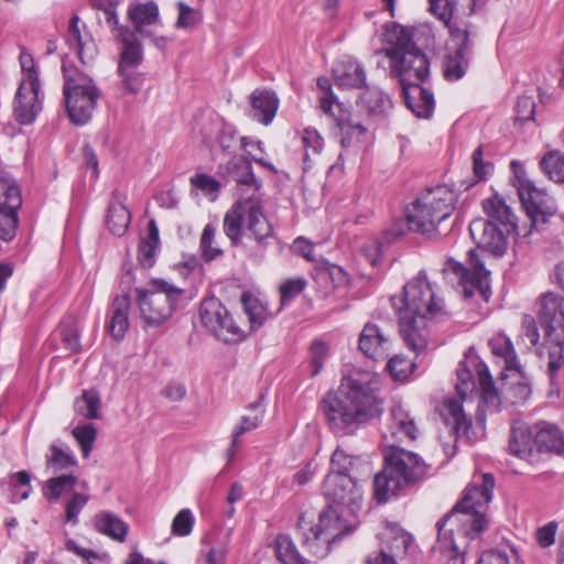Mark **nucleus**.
Here are the masks:
<instances>
[{
    "instance_id": "49530a36",
    "label": "nucleus",
    "mask_w": 564,
    "mask_h": 564,
    "mask_svg": "<svg viewBox=\"0 0 564 564\" xmlns=\"http://www.w3.org/2000/svg\"><path fill=\"white\" fill-rule=\"evenodd\" d=\"M77 466V460L68 448H62L56 444L50 446V454L46 455V469L53 474L58 471H70Z\"/></svg>"
},
{
    "instance_id": "f704fd0d",
    "label": "nucleus",
    "mask_w": 564,
    "mask_h": 564,
    "mask_svg": "<svg viewBox=\"0 0 564 564\" xmlns=\"http://www.w3.org/2000/svg\"><path fill=\"white\" fill-rule=\"evenodd\" d=\"M482 208L488 216V220L503 227L507 232L517 227L516 215L511 207L507 205L505 198L498 194L485 199L482 202Z\"/></svg>"
},
{
    "instance_id": "6e6d98bb",
    "label": "nucleus",
    "mask_w": 564,
    "mask_h": 564,
    "mask_svg": "<svg viewBox=\"0 0 564 564\" xmlns=\"http://www.w3.org/2000/svg\"><path fill=\"white\" fill-rule=\"evenodd\" d=\"M65 546L67 551L83 558L86 564H110L109 554L83 547L74 540H67Z\"/></svg>"
},
{
    "instance_id": "f3484780",
    "label": "nucleus",
    "mask_w": 564,
    "mask_h": 564,
    "mask_svg": "<svg viewBox=\"0 0 564 564\" xmlns=\"http://www.w3.org/2000/svg\"><path fill=\"white\" fill-rule=\"evenodd\" d=\"M468 256L469 268H466L458 261L449 259L444 271L451 272L458 278L466 297H471L476 292H478L487 300L489 293L490 272L486 270L484 261L477 250H470Z\"/></svg>"
},
{
    "instance_id": "f03ea898",
    "label": "nucleus",
    "mask_w": 564,
    "mask_h": 564,
    "mask_svg": "<svg viewBox=\"0 0 564 564\" xmlns=\"http://www.w3.org/2000/svg\"><path fill=\"white\" fill-rule=\"evenodd\" d=\"M399 314L400 334L406 346L421 354L427 346V321L445 314L443 300L436 295L434 286L420 272L403 288V296L391 297Z\"/></svg>"
},
{
    "instance_id": "de8ad7c7",
    "label": "nucleus",
    "mask_w": 564,
    "mask_h": 564,
    "mask_svg": "<svg viewBox=\"0 0 564 564\" xmlns=\"http://www.w3.org/2000/svg\"><path fill=\"white\" fill-rule=\"evenodd\" d=\"M242 203L238 202L228 210L224 218V231L231 240L232 245L240 241L242 234V226L245 227V213L242 212Z\"/></svg>"
},
{
    "instance_id": "39448f33",
    "label": "nucleus",
    "mask_w": 564,
    "mask_h": 564,
    "mask_svg": "<svg viewBox=\"0 0 564 564\" xmlns=\"http://www.w3.org/2000/svg\"><path fill=\"white\" fill-rule=\"evenodd\" d=\"M384 460L383 470L373 479L378 502H386L398 496L401 490L421 480L427 469L426 464L415 453L394 443L389 444Z\"/></svg>"
},
{
    "instance_id": "f8f14e48",
    "label": "nucleus",
    "mask_w": 564,
    "mask_h": 564,
    "mask_svg": "<svg viewBox=\"0 0 564 564\" xmlns=\"http://www.w3.org/2000/svg\"><path fill=\"white\" fill-rule=\"evenodd\" d=\"M317 86L323 91L319 97V108L322 111L330 116L340 130V143L344 148L352 147L361 142L367 129L360 120L356 119L352 113L339 102L332 91V85L327 78H318Z\"/></svg>"
},
{
    "instance_id": "0eeeda50",
    "label": "nucleus",
    "mask_w": 564,
    "mask_h": 564,
    "mask_svg": "<svg viewBox=\"0 0 564 564\" xmlns=\"http://www.w3.org/2000/svg\"><path fill=\"white\" fill-rule=\"evenodd\" d=\"M135 293L142 321L158 327L172 316L184 290L163 279H153L148 288H137Z\"/></svg>"
},
{
    "instance_id": "9b49d317",
    "label": "nucleus",
    "mask_w": 564,
    "mask_h": 564,
    "mask_svg": "<svg viewBox=\"0 0 564 564\" xmlns=\"http://www.w3.org/2000/svg\"><path fill=\"white\" fill-rule=\"evenodd\" d=\"M478 376L481 405L488 411L498 412L502 404L506 405H522L530 395L531 388L524 381L505 382L498 391L494 387L492 377L485 364L478 362L476 366Z\"/></svg>"
},
{
    "instance_id": "4be33fe9",
    "label": "nucleus",
    "mask_w": 564,
    "mask_h": 564,
    "mask_svg": "<svg viewBox=\"0 0 564 564\" xmlns=\"http://www.w3.org/2000/svg\"><path fill=\"white\" fill-rule=\"evenodd\" d=\"M381 550L370 556L367 564H395L394 557L402 556L408 552L412 543V536L398 524H388L380 533Z\"/></svg>"
},
{
    "instance_id": "423d86ee",
    "label": "nucleus",
    "mask_w": 564,
    "mask_h": 564,
    "mask_svg": "<svg viewBox=\"0 0 564 564\" xmlns=\"http://www.w3.org/2000/svg\"><path fill=\"white\" fill-rule=\"evenodd\" d=\"M455 203L456 194L446 185L421 193L404 208L410 231L427 238L440 236V225L453 214Z\"/></svg>"
},
{
    "instance_id": "79ce46f5",
    "label": "nucleus",
    "mask_w": 564,
    "mask_h": 564,
    "mask_svg": "<svg viewBox=\"0 0 564 564\" xmlns=\"http://www.w3.org/2000/svg\"><path fill=\"white\" fill-rule=\"evenodd\" d=\"M250 413L242 416L240 423L232 431V441L228 455L231 457L235 455V447L238 444V440L241 435L257 429L264 416V408L260 402L253 403L249 408Z\"/></svg>"
},
{
    "instance_id": "a211bd4d",
    "label": "nucleus",
    "mask_w": 564,
    "mask_h": 564,
    "mask_svg": "<svg viewBox=\"0 0 564 564\" xmlns=\"http://www.w3.org/2000/svg\"><path fill=\"white\" fill-rule=\"evenodd\" d=\"M21 205L22 194L18 182L12 177H0V240L11 241L15 237Z\"/></svg>"
},
{
    "instance_id": "ddd939ff",
    "label": "nucleus",
    "mask_w": 564,
    "mask_h": 564,
    "mask_svg": "<svg viewBox=\"0 0 564 564\" xmlns=\"http://www.w3.org/2000/svg\"><path fill=\"white\" fill-rule=\"evenodd\" d=\"M339 511L329 506L319 514L318 523L303 532V542L308 551L318 557L328 554L330 544L350 532Z\"/></svg>"
},
{
    "instance_id": "603ef678",
    "label": "nucleus",
    "mask_w": 564,
    "mask_h": 564,
    "mask_svg": "<svg viewBox=\"0 0 564 564\" xmlns=\"http://www.w3.org/2000/svg\"><path fill=\"white\" fill-rule=\"evenodd\" d=\"M100 397L95 390H86L75 401V411L86 419H98L100 409Z\"/></svg>"
},
{
    "instance_id": "8fccbe9b",
    "label": "nucleus",
    "mask_w": 564,
    "mask_h": 564,
    "mask_svg": "<svg viewBox=\"0 0 564 564\" xmlns=\"http://www.w3.org/2000/svg\"><path fill=\"white\" fill-rule=\"evenodd\" d=\"M540 167L543 173L553 182L564 181V154L557 150L546 152L541 161Z\"/></svg>"
},
{
    "instance_id": "72a5a7b5",
    "label": "nucleus",
    "mask_w": 564,
    "mask_h": 564,
    "mask_svg": "<svg viewBox=\"0 0 564 564\" xmlns=\"http://www.w3.org/2000/svg\"><path fill=\"white\" fill-rule=\"evenodd\" d=\"M536 454L564 452V434L558 426L540 422L534 424Z\"/></svg>"
},
{
    "instance_id": "bb28decb",
    "label": "nucleus",
    "mask_w": 564,
    "mask_h": 564,
    "mask_svg": "<svg viewBox=\"0 0 564 564\" xmlns=\"http://www.w3.org/2000/svg\"><path fill=\"white\" fill-rule=\"evenodd\" d=\"M437 541L434 545V552L441 554L443 564H464V550L466 545H462L454 538V531L457 525H451V522L441 519L437 523Z\"/></svg>"
},
{
    "instance_id": "7c9ffc66",
    "label": "nucleus",
    "mask_w": 564,
    "mask_h": 564,
    "mask_svg": "<svg viewBox=\"0 0 564 564\" xmlns=\"http://www.w3.org/2000/svg\"><path fill=\"white\" fill-rule=\"evenodd\" d=\"M251 111L250 116L253 120L268 126L274 119L278 108L279 98L274 91L269 89H256L250 96Z\"/></svg>"
},
{
    "instance_id": "b1692460",
    "label": "nucleus",
    "mask_w": 564,
    "mask_h": 564,
    "mask_svg": "<svg viewBox=\"0 0 564 564\" xmlns=\"http://www.w3.org/2000/svg\"><path fill=\"white\" fill-rule=\"evenodd\" d=\"M508 451L518 458L533 463L538 457L534 425L514 420L510 427Z\"/></svg>"
},
{
    "instance_id": "680f3d73",
    "label": "nucleus",
    "mask_w": 564,
    "mask_h": 564,
    "mask_svg": "<svg viewBox=\"0 0 564 564\" xmlns=\"http://www.w3.org/2000/svg\"><path fill=\"white\" fill-rule=\"evenodd\" d=\"M88 500L89 496L87 494L74 492L70 499L66 502L64 521L76 525L78 523V514L87 505Z\"/></svg>"
},
{
    "instance_id": "69168bd1",
    "label": "nucleus",
    "mask_w": 564,
    "mask_h": 564,
    "mask_svg": "<svg viewBox=\"0 0 564 564\" xmlns=\"http://www.w3.org/2000/svg\"><path fill=\"white\" fill-rule=\"evenodd\" d=\"M119 2L117 0H105L98 4V9L102 12V18L108 28L116 33V37H119L120 29H128L127 26L119 25V18L117 7Z\"/></svg>"
},
{
    "instance_id": "dca6fc26",
    "label": "nucleus",
    "mask_w": 564,
    "mask_h": 564,
    "mask_svg": "<svg viewBox=\"0 0 564 564\" xmlns=\"http://www.w3.org/2000/svg\"><path fill=\"white\" fill-rule=\"evenodd\" d=\"M456 376L457 382L455 383V388L459 399H445L442 406V415L444 416L445 423L453 426L456 435L469 438L471 420L467 417L464 412L463 401L467 399L469 393L474 392L475 381L471 371L464 364L458 365Z\"/></svg>"
},
{
    "instance_id": "e433bc0d",
    "label": "nucleus",
    "mask_w": 564,
    "mask_h": 564,
    "mask_svg": "<svg viewBox=\"0 0 564 564\" xmlns=\"http://www.w3.org/2000/svg\"><path fill=\"white\" fill-rule=\"evenodd\" d=\"M78 22L79 18L77 15H73L69 21L66 41L69 47L75 51L80 62L83 64H88L89 62L94 61L97 54V47L90 37L84 40L78 26Z\"/></svg>"
},
{
    "instance_id": "ea45409f",
    "label": "nucleus",
    "mask_w": 564,
    "mask_h": 564,
    "mask_svg": "<svg viewBox=\"0 0 564 564\" xmlns=\"http://www.w3.org/2000/svg\"><path fill=\"white\" fill-rule=\"evenodd\" d=\"M130 220L131 216L123 204L122 196L118 192H115L108 207L106 218L107 227L115 236L121 237L127 231Z\"/></svg>"
},
{
    "instance_id": "0e129e2a",
    "label": "nucleus",
    "mask_w": 564,
    "mask_h": 564,
    "mask_svg": "<svg viewBox=\"0 0 564 564\" xmlns=\"http://www.w3.org/2000/svg\"><path fill=\"white\" fill-rule=\"evenodd\" d=\"M387 368L393 379L404 380L412 373L414 364L406 357L395 355L388 361Z\"/></svg>"
},
{
    "instance_id": "864d4df0",
    "label": "nucleus",
    "mask_w": 564,
    "mask_h": 564,
    "mask_svg": "<svg viewBox=\"0 0 564 564\" xmlns=\"http://www.w3.org/2000/svg\"><path fill=\"white\" fill-rule=\"evenodd\" d=\"M275 553L279 561L283 564H304V558L300 555L290 536L280 534L275 541Z\"/></svg>"
},
{
    "instance_id": "7ed1b4c3",
    "label": "nucleus",
    "mask_w": 564,
    "mask_h": 564,
    "mask_svg": "<svg viewBox=\"0 0 564 564\" xmlns=\"http://www.w3.org/2000/svg\"><path fill=\"white\" fill-rule=\"evenodd\" d=\"M382 40L390 46L377 53L390 59V74L399 78L402 90L421 86L430 75V62L413 43L411 31L398 23L387 24Z\"/></svg>"
},
{
    "instance_id": "c03bdc74",
    "label": "nucleus",
    "mask_w": 564,
    "mask_h": 564,
    "mask_svg": "<svg viewBox=\"0 0 564 564\" xmlns=\"http://www.w3.org/2000/svg\"><path fill=\"white\" fill-rule=\"evenodd\" d=\"M489 346L494 355L503 359L506 370L520 371V362L509 337L499 334L489 340Z\"/></svg>"
},
{
    "instance_id": "412c9836",
    "label": "nucleus",
    "mask_w": 564,
    "mask_h": 564,
    "mask_svg": "<svg viewBox=\"0 0 564 564\" xmlns=\"http://www.w3.org/2000/svg\"><path fill=\"white\" fill-rule=\"evenodd\" d=\"M505 228L491 220L478 218L469 224V234L478 249L501 257L508 246Z\"/></svg>"
},
{
    "instance_id": "20e7f679",
    "label": "nucleus",
    "mask_w": 564,
    "mask_h": 564,
    "mask_svg": "<svg viewBox=\"0 0 564 564\" xmlns=\"http://www.w3.org/2000/svg\"><path fill=\"white\" fill-rule=\"evenodd\" d=\"M495 478L485 473L474 476L463 499L442 519L457 525V535L464 542L475 540L487 527L486 509L492 499Z\"/></svg>"
},
{
    "instance_id": "58836bf2",
    "label": "nucleus",
    "mask_w": 564,
    "mask_h": 564,
    "mask_svg": "<svg viewBox=\"0 0 564 564\" xmlns=\"http://www.w3.org/2000/svg\"><path fill=\"white\" fill-rule=\"evenodd\" d=\"M118 39L123 44L118 69L138 68L143 59L141 43L129 29H120Z\"/></svg>"
},
{
    "instance_id": "09e8293b",
    "label": "nucleus",
    "mask_w": 564,
    "mask_h": 564,
    "mask_svg": "<svg viewBox=\"0 0 564 564\" xmlns=\"http://www.w3.org/2000/svg\"><path fill=\"white\" fill-rule=\"evenodd\" d=\"M241 304L249 318L251 329H258L270 316L267 307L253 295L243 293Z\"/></svg>"
},
{
    "instance_id": "2eb2a0df",
    "label": "nucleus",
    "mask_w": 564,
    "mask_h": 564,
    "mask_svg": "<svg viewBox=\"0 0 564 564\" xmlns=\"http://www.w3.org/2000/svg\"><path fill=\"white\" fill-rule=\"evenodd\" d=\"M245 213V234L252 239L256 246L250 250L254 260H262L264 251L276 238L273 226L267 218L261 200L258 197H249L242 203Z\"/></svg>"
},
{
    "instance_id": "a18cd8bd",
    "label": "nucleus",
    "mask_w": 564,
    "mask_h": 564,
    "mask_svg": "<svg viewBox=\"0 0 564 564\" xmlns=\"http://www.w3.org/2000/svg\"><path fill=\"white\" fill-rule=\"evenodd\" d=\"M159 243V228L155 220L151 219L148 224V234L141 239L138 248V259L143 267L153 264Z\"/></svg>"
},
{
    "instance_id": "37998d69",
    "label": "nucleus",
    "mask_w": 564,
    "mask_h": 564,
    "mask_svg": "<svg viewBox=\"0 0 564 564\" xmlns=\"http://www.w3.org/2000/svg\"><path fill=\"white\" fill-rule=\"evenodd\" d=\"M128 18L137 32L142 33L143 26L159 21V8L154 2L133 3L129 6Z\"/></svg>"
},
{
    "instance_id": "6e6552de",
    "label": "nucleus",
    "mask_w": 564,
    "mask_h": 564,
    "mask_svg": "<svg viewBox=\"0 0 564 564\" xmlns=\"http://www.w3.org/2000/svg\"><path fill=\"white\" fill-rule=\"evenodd\" d=\"M513 186L517 188L521 205L531 221V228L540 231L556 214L557 207L554 198L531 181L522 164L512 161Z\"/></svg>"
},
{
    "instance_id": "5fc2aeb1",
    "label": "nucleus",
    "mask_w": 564,
    "mask_h": 564,
    "mask_svg": "<svg viewBox=\"0 0 564 564\" xmlns=\"http://www.w3.org/2000/svg\"><path fill=\"white\" fill-rule=\"evenodd\" d=\"M215 235L216 228L213 225L207 224L203 229L199 241V249L206 261H213L223 254V250L215 241Z\"/></svg>"
},
{
    "instance_id": "052dcab7",
    "label": "nucleus",
    "mask_w": 564,
    "mask_h": 564,
    "mask_svg": "<svg viewBox=\"0 0 564 564\" xmlns=\"http://www.w3.org/2000/svg\"><path fill=\"white\" fill-rule=\"evenodd\" d=\"M121 77L122 88L132 95L138 94L144 84V74L139 72L138 68L118 69Z\"/></svg>"
},
{
    "instance_id": "2f4dec72",
    "label": "nucleus",
    "mask_w": 564,
    "mask_h": 564,
    "mask_svg": "<svg viewBox=\"0 0 564 564\" xmlns=\"http://www.w3.org/2000/svg\"><path fill=\"white\" fill-rule=\"evenodd\" d=\"M130 305L129 295H117L108 310L107 328L116 340L122 339L129 328Z\"/></svg>"
},
{
    "instance_id": "338daca9",
    "label": "nucleus",
    "mask_w": 564,
    "mask_h": 564,
    "mask_svg": "<svg viewBox=\"0 0 564 564\" xmlns=\"http://www.w3.org/2000/svg\"><path fill=\"white\" fill-rule=\"evenodd\" d=\"M96 434L97 431L91 424L76 426L73 430V435L78 442L85 457H87L93 449Z\"/></svg>"
},
{
    "instance_id": "774afa93",
    "label": "nucleus",
    "mask_w": 564,
    "mask_h": 564,
    "mask_svg": "<svg viewBox=\"0 0 564 564\" xmlns=\"http://www.w3.org/2000/svg\"><path fill=\"white\" fill-rule=\"evenodd\" d=\"M230 533L227 532L224 539L217 544L210 546L204 554L206 564H226V555L228 550Z\"/></svg>"
},
{
    "instance_id": "4c0bfd02",
    "label": "nucleus",
    "mask_w": 564,
    "mask_h": 564,
    "mask_svg": "<svg viewBox=\"0 0 564 564\" xmlns=\"http://www.w3.org/2000/svg\"><path fill=\"white\" fill-rule=\"evenodd\" d=\"M406 106L419 118H430L433 113L435 101L433 94L422 86L404 88L402 90Z\"/></svg>"
},
{
    "instance_id": "5701e85b",
    "label": "nucleus",
    "mask_w": 564,
    "mask_h": 564,
    "mask_svg": "<svg viewBox=\"0 0 564 564\" xmlns=\"http://www.w3.org/2000/svg\"><path fill=\"white\" fill-rule=\"evenodd\" d=\"M40 83H20L13 104V116L20 124H31L42 110Z\"/></svg>"
},
{
    "instance_id": "c9c22d12",
    "label": "nucleus",
    "mask_w": 564,
    "mask_h": 564,
    "mask_svg": "<svg viewBox=\"0 0 564 564\" xmlns=\"http://www.w3.org/2000/svg\"><path fill=\"white\" fill-rule=\"evenodd\" d=\"M97 532L115 541L123 542L129 532V525L119 516L110 511H99L93 518Z\"/></svg>"
},
{
    "instance_id": "13d9d810",
    "label": "nucleus",
    "mask_w": 564,
    "mask_h": 564,
    "mask_svg": "<svg viewBox=\"0 0 564 564\" xmlns=\"http://www.w3.org/2000/svg\"><path fill=\"white\" fill-rule=\"evenodd\" d=\"M58 333L66 349L70 351H78L80 349L79 329L74 319L63 321L58 326Z\"/></svg>"
},
{
    "instance_id": "e2e57ef3",
    "label": "nucleus",
    "mask_w": 564,
    "mask_h": 564,
    "mask_svg": "<svg viewBox=\"0 0 564 564\" xmlns=\"http://www.w3.org/2000/svg\"><path fill=\"white\" fill-rule=\"evenodd\" d=\"M307 281L303 278H291L283 281L279 288L281 305H285L299 296L306 288Z\"/></svg>"
},
{
    "instance_id": "cd10ccee",
    "label": "nucleus",
    "mask_w": 564,
    "mask_h": 564,
    "mask_svg": "<svg viewBox=\"0 0 564 564\" xmlns=\"http://www.w3.org/2000/svg\"><path fill=\"white\" fill-rule=\"evenodd\" d=\"M390 348V339L377 324L367 323L359 336V349L368 358L386 359Z\"/></svg>"
},
{
    "instance_id": "c756f323",
    "label": "nucleus",
    "mask_w": 564,
    "mask_h": 564,
    "mask_svg": "<svg viewBox=\"0 0 564 564\" xmlns=\"http://www.w3.org/2000/svg\"><path fill=\"white\" fill-rule=\"evenodd\" d=\"M369 471V465L366 458L359 455L349 454L347 451L337 446L330 457V471L347 476L357 480L359 476Z\"/></svg>"
},
{
    "instance_id": "bf43d9fd",
    "label": "nucleus",
    "mask_w": 564,
    "mask_h": 564,
    "mask_svg": "<svg viewBox=\"0 0 564 564\" xmlns=\"http://www.w3.org/2000/svg\"><path fill=\"white\" fill-rule=\"evenodd\" d=\"M302 144L304 148V162L308 163L312 156L321 153L323 149V139L316 130L304 129Z\"/></svg>"
},
{
    "instance_id": "4468645a",
    "label": "nucleus",
    "mask_w": 564,
    "mask_h": 564,
    "mask_svg": "<svg viewBox=\"0 0 564 564\" xmlns=\"http://www.w3.org/2000/svg\"><path fill=\"white\" fill-rule=\"evenodd\" d=\"M199 317L203 326L225 343H238L246 336L227 307L214 296L202 301Z\"/></svg>"
},
{
    "instance_id": "a19ab883",
    "label": "nucleus",
    "mask_w": 564,
    "mask_h": 564,
    "mask_svg": "<svg viewBox=\"0 0 564 564\" xmlns=\"http://www.w3.org/2000/svg\"><path fill=\"white\" fill-rule=\"evenodd\" d=\"M226 174L238 184L252 186L254 191L261 187V183L253 175L251 162L242 155H235L229 160Z\"/></svg>"
},
{
    "instance_id": "3c124183",
    "label": "nucleus",
    "mask_w": 564,
    "mask_h": 564,
    "mask_svg": "<svg viewBox=\"0 0 564 564\" xmlns=\"http://www.w3.org/2000/svg\"><path fill=\"white\" fill-rule=\"evenodd\" d=\"M77 478L72 474H65L50 478L43 486V495L47 500H57L63 494L72 490Z\"/></svg>"
},
{
    "instance_id": "f257e3e1",
    "label": "nucleus",
    "mask_w": 564,
    "mask_h": 564,
    "mask_svg": "<svg viewBox=\"0 0 564 564\" xmlns=\"http://www.w3.org/2000/svg\"><path fill=\"white\" fill-rule=\"evenodd\" d=\"M376 384L373 372L357 370L341 379L337 391L324 395L322 409L334 434L354 435L381 412Z\"/></svg>"
},
{
    "instance_id": "4d7b16f0",
    "label": "nucleus",
    "mask_w": 564,
    "mask_h": 564,
    "mask_svg": "<svg viewBox=\"0 0 564 564\" xmlns=\"http://www.w3.org/2000/svg\"><path fill=\"white\" fill-rule=\"evenodd\" d=\"M470 58L460 57L456 52L448 54L444 59V76L448 80L462 78L466 72Z\"/></svg>"
},
{
    "instance_id": "aec40b11",
    "label": "nucleus",
    "mask_w": 564,
    "mask_h": 564,
    "mask_svg": "<svg viewBox=\"0 0 564 564\" xmlns=\"http://www.w3.org/2000/svg\"><path fill=\"white\" fill-rule=\"evenodd\" d=\"M322 491L328 502L346 507L351 512L360 508L364 498L362 488L357 480L336 474H327Z\"/></svg>"
},
{
    "instance_id": "393cba45",
    "label": "nucleus",
    "mask_w": 564,
    "mask_h": 564,
    "mask_svg": "<svg viewBox=\"0 0 564 564\" xmlns=\"http://www.w3.org/2000/svg\"><path fill=\"white\" fill-rule=\"evenodd\" d=\"M391 109L390 97L377 87H367L357 101L358 115L365 120L362 124L382 120Z\"/></svg>"
},
{
    "instance_id": "c85d7f7f",
    "label": "nucleus",
    "mask_w": 564,
    "mask_h": 564,
    "mask_svg": "<svg viewBox=\"0 0 564 564\" xmlns=\"http://www.w3.org/2000/svg\"><path fill=\"white\" fill-rule=\"evenodd\" d=\"M388 434L392 440L395 438L400 442L406 440L414 441L417 437V427L414 417L400 402H394L391 408L388 431L384 434L386 438H388Z\"/></svg>"
},
{
    "instance_id": "a878e982",
    "label": "nucleus",
    "mask_w": 564,
    "mask_h": 564,
    "mask_svg": "<svg viewBox=\"0 0 564 564\" xmlns=\"http://www.w3.org/2000/svg\"><path fill=\"white\" fill-rule=\"evenodd\" d=\"M536 306V314L545 335L564 329V297L547 292L540 297Z\"/></svg>"
},
{
    "instance_id": "473e14b6",
    "label": "nucleus",
    "mask_w": 564,
    "mask_h": 564,
    "mask_svg": "<svg viewBox=\"0 0 564 564\" xmlns=\"http://www.w3.org/2000/svg\"><path fill=\"white\" fill-rule=\"evenodd\" d=\"M335 84L339 88H361L366 84L365 68L352 57L340 61L333 69Z\"/></svg>"
},
{
    "instance_id": "1a4fd4ad",
    "label": "nucleus",
    "mask_w": 564,
    "mask_h": 564,
    "mask_svg": "<svg viewBox=\"0 0 564 564\" xmlns=\"http://www.w3.org/2000/svg\"><path fill=\"white\" fill-rule=\"evenodd\" d=\"M476 0H430V10L448 29L451 42L460 57L471 58L477 37V30L469 23H457L454 14L462 11H474Z\"/></svg>"
},
{
    "instance_id": "6ab92c4d",
    "label": "nucleus",
    "mask_w": 564,
    "mask_h": 564,
    "mask_svg": "<svg viewBox=\"0 0 564 564\" xmlns=\"http://www.w3.org/2000/svg\"><path fill=\"white\" fill-rule=\"evenodd\" d=\"M536 355L551 387L560 389L564 384V329L545 335Z\"/></svg>"
},
{
    "instance_id": "9d476101",
    "label": "nucleus",
    "mask_w": 564,
    "mask_h": 564,
    "mask_svg": "<svg viewBox=\"0 0 564 564\" xmlns=\"http://www.w3.org/2000/svg\"><path fill=\"white\" fill-rule=\"evenodd\" d=\"M64 70V99L69 120L76 126H84L90 121L100 96L94 80L84 75H69Z\"/></svg>"
}]
</instances>
